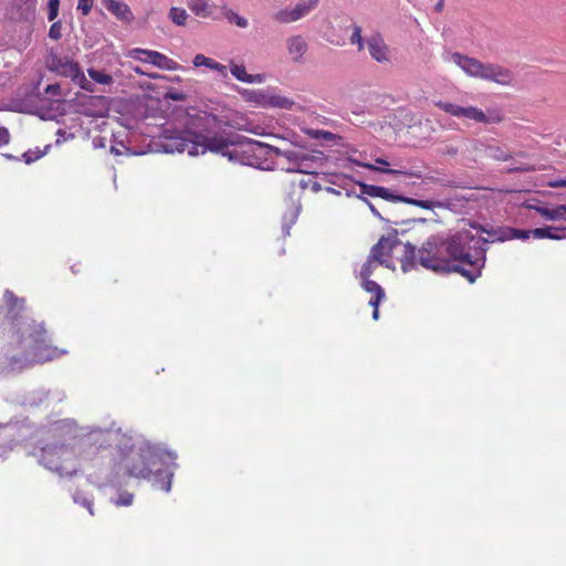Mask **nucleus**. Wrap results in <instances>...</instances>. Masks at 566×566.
Wrapping results in <instances>:
<instances>
[{
  "instance_id": "6e6d98bb",
  "label": "nucleus",
  "mask_w": 566,
  "mask_h": 566,
  "mask_svg": "<svg viewBox=\"0 0 566 566\" xmlns=\"http://www.w3.org/2000/svg\"><path fill=\"white\" fill-rule=\"evenodd\" d=\"M444 8V0H439L436 6H434V9L437 12H441Z\"/></svg>"
},
{
  "instance_id": "c85d7f7f",
  "label": "nucleus",
  "mask_w": 566,
  "mask_h": 566,
  "mask_svg": "<svg viewBox=\"0 0 566 566\" xmlns=\"http://www.w3.org/2000/svg\"><path fill=\"white\" fill-rule=\"evenodd\" d=\"M168 18L170 19V21L174 24H176L178 27H182L186 24V22L189 18V14L186 11V9H184V8L171 7L168 12Z\"/></svg>"
},
{
  "instance_id": "8fccbe9b",
  "label": "nucleus",
  "mask_w": 566,
  "mask_h": 566,
  "mask_svg": "<svg viewBox=\"0 0 566 566\" xmlns=\"http://www.w3.org/2000/svg\"><path fill=\"white\" fill-rule=\"evenodd\" d=\"M10 134L9 130L4 127H0V146L9 143Z\"/></svg>"
},
{
  "instance_id": "c03bdc74",
  "label": "nucleus",
  "mask_w": 566,
  "mask_h": 566,
  "mask_svg": "<svg viewBox=\"0 0 566 566\" xmlns=\"http://www.w3.org/2000/svg\"><path fill=\"white\" fill-rule=\"evenodd\" d=\"M74 138V134L72 133H67L66 130H63V129H59L56 132V145H60L64 142H67V140H71Z\"/></svg>"
},
{
  "instance_id": "7ed1b4c3",
  "label": "nucleus",
  "mask_w": 566,
  "mask_h": 566,
  "mask_svg": "<svg viewBox=\"0 0 566 566\" xmlns=\"http://www.w3.org/2000/svg\"><path fill=\"white\" fill-rule=\"evenodd\" d=\"M481 229H462L450 237L430 235L417 249L410 242L405 243L400 258L401 270L408 273L421 265L433 272H460L470 282H474L485 264V244Z\"/></svg>"
},
{
  "instance_id": "f8f14e48",
  "label": "nucleus",
  "mask_w": 566,
  "mask_h": 566,
  "mask_svg": "<svg viewBox=\"0 0 566 566\" xmlns=\"http://www.w3.org/2000/svg\"><path fill=\"white\" fill-rule=\"evenodd\" d=\"M401 245L403 247L405 244H402L399 240L398 233H389L387 237L380 238L378 243L373 247V258H376L380 265H384L388 269H394L389 258Z\"/></svg>"
},
{
  "instance_id": "09e8293b",
  "label": "nucleus",
  "mask_w": 566,
  "mask_h": 566,
  "mask_svg": "<svg viewBox=\"0 0 566 566\" xmlns=\"http://www.w3.org/2000/svg\"><path fill=\"white\" fill-rule=\"evenodd\" d=\"M127 151H128V148L123 143H119V145L111 146V153L115 156L123 155L124 153H127Z\"/></svg>"
},
{
  "instance_id": "bf43d9fd",
  "label": "nucleus",
  "mask_w": 566,
  "mask_h": 566,
  "mask_svg": "<svg viewBox=\"0 0 566 566\" xmlns=\"http://www.w3.org/2000/svg\"><path fill=\"white\" fill-rule=\"evenodd\" d=\"M423 181H424V182H437V181H438V179H437V178H434V177H426V178L423 179Z\"/></svg>"
},
{
  "instance_id": "1a4fd4ad",
  "label": "nucleus",
  "mask_w": 566,
  "mask_h": 566,
  "mask_svg": "<svg viewBox=\"0 0 566 566\" xmlns=\"http://www.w3.org/2000/svg\"><path fill=\"white\" fill-rule=\"evenodd\" d=\"M436 105L444 111L446 113L458 117V118H467L473 120L475 123L491 124V123H500L502 120V115L499 112H489L484 113L482 109L474 106H459L453 103L439 101Z\"/></svg>"
},
{
  "instance_id": "a878e982",
  "label": "nucleus",
  "mask_w": 566,
  "mask_h": 566,
  "mask_svg": "<svg viewBox=\"0 0 566 566\" xmlns=\"http://www.w3.org/2000/svg\"><path fill=\"white\" fill-rule=\"evenodd\" d=\"M562 231L563 230L553 228V227L536 228L533 230H527V240L530 238L560 240L564 238V235L560 234Z\"/></svg>"
},
{
  "instance_id": "13d9d810",
  "label": "nucleus",
  "mask_w": 566,
  "mask_h": 566,
  "mask_svg": "<svg viewBox=\"0 0 566 566\" xmlns=\"http://www.w3.org/2000/svg\"><path fill=\"white\" fill-rule=\"evenodd\" d=\"M146 76L154 78V80L161 77V75H159L158 73H149V72H147Z\"/></svg>"
},
{
  "instance_id": "a18cd8bd",
  "label": "nucleus",
  "mask_w": 566,
  "mask_h": 566,
  "mask_svg": "<svg viewBox=\"0 0 566 566\" xmlns=\"http://www.w3.org/2000/svg\"><path fill=\"white\" fill-rule=\"evenodd\" d=\"M311 135L313 137H321L324 140H333L335 138V135L333 133L326 132V130H311Z\"/></svg>"
},
{
  "instance_id": "2f4dec72",
  "label": "nucleus",
  "mask_w": 566,
  "mask_h": 566,
  "mask_svg": "<svg viewBox=\"0 0 566 566\" xmlns=\"http://www.w3.org/2000/svg\"><path fill=\"white\" fill-rule=\"evenodd\" d=\"M294 102L285 96L275 95L270 90L269 94V107H279L284 109H291Z\"/></svg>"
},
{
  "instance_id": "680f3d73",
  "label": "nucleus",
  "mask_w": 566,
  "mask_h": 566,
  "mask_svg": "<svg viewBox=\"0 0 566 566\" xmlns=\"http://www.w3.org/2000/svg\"><path fill=\"white\" fill-rule=\"evenodd\" d=\"M327 191L333 192V193H338V191H336L334 188H327Z\"/></svg>"
},
{
  "instance_id": "c9c22d12",
  "label": "nucleus",
  "mask_w": 566,
  "mask_h": 566,
  "mask_svg": "<svg viewBox=\"0 0 566 566\" xmlns=\"http://www.w3.org/2000/svg\"><path fill=\"white\" fill-rule=\"evenodd\" d=\"M356 184L360 188V191H361L360 196L361 197H364V195H367V196H370V197H378V195L384 192V187H380V186L367 185V184L361 182V181H357Z\"/></svg>"
},
{
  "instance_id": "e433bc0d",
  "label": "nucleus",
  "mask_w": 566,
  "mask_h": 566,
  "mask_svg": "<svg viewBox=\"0 0 566 566\" xmlns=\"http://www.w3.org/2000/svg\"><path fill=\"white\" fill-rule=\"evenodd\" d=\"M50 147L51 146L48 145V146H45L44 150H39V149L28 150L22 155V159L24 160L25 164H32L35 160L42 158L48 153Z\"/></svg>"
},
{
  "instance_id": "ea45409f",
  "label": "nucleus",
  "mask_w": 566,
  "mask_h": 566,
  "mask_svg": "<svg viewBox=\"0 0 566 566\" xmlns=\"http://www.w3.org/2000/svg\"><path fill=\"white\" fill-rule=\"evenodd\" d=\"M60 0H49L48 2V19L54 21L59 14Z\"/></svg>"
},
{
  "instance_id": "bb28decb",
  "label": "nucleus",
  "mask_w": 566,
  "mask_h": 566,
  "mask_svg": "<svg viewBox=\"0 0 566 566\" xmlns=\"http://www.w3.org/2000/svg\"><path fill=\"white\" fill-rule=\"evenodd\" d=\"M542 217L548 220H562L566 218V205H560L554 208L549 207H535L534 208Z\"/></svg>"
},
{
  "instance_id": "a19ab883",
  "label": "nucleus",
  "mask_w": 566,
  "mask_h": 566,
  "mask_svg": "<svg viewBox=\"0 0 566 566\" xmlns=\"http://www.w3.org/2000/svg\"><path fill=\"white\" fill-rule=\"evenodd\" d=\"M377 198H382L385 200L391 201V202H403L405 197L403 196H397L390 192L389 189L384 187V192L378 195Z\"/></svg>"
},
{
  "instance_id": "cd10ccee",
  "label": "nucleus",
  "mask_w": 566,
  "mask_h": 566,
  "mask_svg": "<svg viewBox=\"0 0 566 566\" xmlns=\"http://www.w3.org/2000/svg\"><path fill=\"white\" fill-rule=\"evenodd\" d=\"M72 500L75 504L86 509L91 516L94 515V501L92 495L81 490H75L72 494Z\"/></svg>"
},
{
  "instance_id": "603ef678",
  "label": "nucleus",
  "mask_w": 566,
  "mask_h": 566,
  "mask_svg": "<svg viewBox=\"0 0 566 566\" xmlns=\"http://www.w3.org/2000/svg\"><path fill=\"white\" fill-rule=\"evenodd\" d=\"M45 92L48 94L57 95L60 93V85L59 84H50L46 86Z\"/></svg>"
},
{
  "instance_id": "5fc2aeb1",
  "label": "nucleus",
  "mask_w": 566,
  "mask_h": 566,
  "mask_svg": "<svg viewBox=\"0 0 566 566\" xmlns=\"http://www.w3.org/2000/svg\"><path fill=\"white\" fill-rule=\"evenodd\" d=\"M443 153L447 155H450V156H454L458 153V148H455L453 146H446Z\"/></svg>"
},
{
  "instance_id": "dca6fc26",
  "label": "nucleus",
  "mask_w": 566,
  "mask_h": 566,
  "mask_svg": "<svg viewBox=\"0 0 566 566\" xmlns=\"http://www.w3.org/2000/svg\"><path fill=\"white\" fill-rule=\"evenodd\" d=\"M103 7L112 13L117 20L124 23H130L134 14L127 3L123 0H102Z\"/></svg>"
},
{
  "instance_id": "f3484780",
  "label": "nucleus",
  "mask_w": 566,
  "mask_h": 566,
  "mask_svg": "<svg viewBox=\"0 0 566 566\" xmlns=\"http://www.w3.org/2000/svg\"><path fill=\"white\" fill-rule=\"evenodd\" d=\"M189 10L201 19H217V6L211 0H187Z\"/></svg>"
},
{
  "instance_id": "052dcab7",
  "label": "nucleus",
  "mask_w": 566,
  "mask_h": 566,
  "mask_svg": "<svg viewBox=\"0 0 566 566\" xmlns=\"http://www.w3.org/2000/svg\"><path fill=\"white\" fill-rule=\"evenodd\" d=\"M378 317H379V311H378V307H374L373 318H374V319H378Z\"/></svg>"
},
{
  "instance_id": "473e14b6",
  "label": "nucleus",
  "mask_w": 566,
  "mask_h": 566,
  "mask_svg": "<svg viewBox=\"0 0 566 566\" xmlns=\"http://www.w3.org/2000/svg\"><path fill=\"white\" fill-rule=\"evenodd\" d=\"M294 102L285 96L275 95L270 90L269 94V107H279L284 109H291Z\"/></svg>"
},
{
  "instance_id": "49530a36",
  "label": "nucleus",
  "mask_w": 566,
  "mask_h": 566,
  "mask_svg": "<svg viewBox=\"0 0 566 566\" xmlns=\"http://www.w3.org/2000/svg\"><path fill=\"white\" fill-rule=\"evenodd\" d=\"M551 188H566V178H554L547 181Z\"/></svg>"
},
{
  "instance_id": "79ce46f5",
  "label": "nucleus",
  "mask_w": 566,
  "mask_h": 566,
  "mask_svg": "<svg viewBox=\"0 0 566 566\" xmlns=\"http://www.w3.org/2000/svg\"><path fill=\"white\" fill-rule=\"evenodd\" d=\"M94 0H77L76 9L81 11L83 15H87L93 8Z\"/></svg>"
},
{
  "instance_id": "a211bd4d",
  "label": "nucleus",
  "mask_w": 566,
  "mask_h": 566,
  "mask_svg": "<svg viewBox=\"0 0 566 566\" xmlns=\"http://www.w3.org/2000/svg\"><path fill=\"white\" fill-rule=\"evenodd\" d=\"M195 67H206L214 72L221 80L228 78V66L218 61L206 56L205 54H196L192 59Z\"/></svg>"
},
{
  "instance_id": "ddd939ff",
  "label": "nucleus",
  "mask_w": 566,
  "mask_h": 566,
  "mask_svg": "<svg viewBox=\"0 0 566 566\" xmlns=\"http://www.w3.org/2000/svg\"><path fill=\"white\" fill-rule=\"evenodd\" d=\"M319 0H300L291 8L282 9L274 14V19L281 23L296 22L318 7Z\"/></svg>"
},
{
  "instance_id": "2eb2a0df",
  "label": "nucleus",
  "mask_w": 566,
  "mask_h": 566,
  "mask_svg": "<svg viewBox=\"0 0 566 566\" xmlns=\"http://www.w3.org/2000/svg\"><path fill=\"white\" fill-rule=\"evenodd\" d=\"M237 78L239 82L247 84H263L266 82L265 74H249L243 64H238L234 61H230L228 65V73Z\"/></svg>"
},
{
  "instance_id": "6e6552de",
  "label": "nucleus",
  "mask_w": 566,
  "mask_h": 566,
  "mask_svg": "<svg viewBox=\"0 0 566 566\" xmlns=\"http://www.w3.org/2000/svg\"><path fill=\"white\" fill-rule=\"evenodd\" d=\"M46 66L50 71L61 76L70 77L82 90L91 93L94 92L93 82L88 81L81 71L80 65L67 56L51 54L46 60Z\"/></svg>"
},
{
  "instance_id": "39448f33",
  "label": "nucleus",
  "mask_w": 566,
  "mask_h": 566,
  "mask_svg": "<svg viewBox=\"0 0 566 566\" xmlns=\"http://www.w3.org/2000/svg\"><path fill=\"white\" fill-rule=\"evenodd\" d=\"M9 306L11 340L7 359L11 370H22L33 364L48 363L67 354V349L53 346L42 323L23 313V300L12 292L4 293Z\"/></svg>"
},
{
  "instance_id": "3c124183",
  "label": "nucleus",
  "mask_w": 566,
  "mask_h": 566,
  "mask_svg": "<svg viewBox=\"0 0 566 566\" xmlns=\"http://www.w3.org/2000/svg\"><path fill=\"white\" fill-rule=\"evenodd\" d=\"M358 198L364 201L366 205H368L369 209L371 210V212L374 213V216L378 217V218H381L380 213L378 212V210L374 207V205L368 200L366 199L365 197H361V196H358Z\"/></svg>"
},
{
  "instance_id": "4d7b16f0",
  "label": "nucleus",
  "mask_w": 566,
  "mask_h": 566,
  "mask_svg": "<svg viewBox=\"0 0 566 566\" xmlns=\"http://www.w3.org/2000/svg\"><path fill=\"white\" fill-rule=\"evenodd\" d=\"M132 70L137 73V74H140V75H147V71H145L143 67L140 66H134L132 67Z\"/></svg>"
},
{
  "instance_id": "37998d69",
  "label": "nucleus",
  "mask_w": 566,
  "mask_h": 566,
  "mask_svg": "<svg viewBox=\"0 0 566 566\" xmlns=\"http://www.w3.org/2000/svg\"><path fill=\"white\" fill-rule=\"evenodd\" d=\"M61 30V22H54L49 30V36L53 40H59L62 36Z\"/></svg>"
},
{
  "instance_id": "4468645a",
  "label": "nucleus",
  "mask_w": 566,
  "mask_h": 566,
  "mask_svg": "<svg viewBox=\"0 0 566 566\" xmlns=\"http://www.w3.org/2000/svg\"><path fill=\"white\" fill-rule=\"evenodd\" d=\"M366 46L370 56L378 63H390V49L379 34L371 35L366 40Z\"/></svg>"
},
{
  "instance_id": "f03ea898",
  "label": "nucleus",
  "mask_w": 566,
  "mask_h": 566,
  "mask_svg": "<svg viewBox=\"0 0 566 566\" xmlns=\"http://www.w3.org/2000/svg\"><path fill=\"white\" fill-rule=\"evenodd\" d=\"M160 148L168 154L188 153L190 156L203 155L207 151L227 157L229 161L269 170L273 166L272 154L286 158L290 163L287 171L307 172L310 156L301 150H280L243 135L222 132L203 134L190 126L186 116L185 123L177 126L166 123L160 133Z\"/></svg>"
},
{
  "instance_id": "de8ad7c7",
  "label": "nucleus",
  "mask_w": 566,
  "mask_h": 566,
  "mask_svg": "<svg viewBox=\"0 0 566 566\" xmlns=\"http://www.w3.org/2000/svg\"><path fill=\"white\" fill-rule=\"evenodd\" d=\"M92 145L95 149L105 148L107 145V139L103 136H96L92 139Z\"/></svg>"
},
{
  "instance_id": "9d476101",
  "label": "nucleus",
  "mask_w": 566,
  "mask_h": 566,
  "mask_svg": "<svg viewBox=\"0 0 566 566\" xmlns=\"http://www.w3.org/2000/svg\"><path fill=\"white\" fill-rule=\"evenodd\" d=\"M127 57L145 64L154 65L160 70L178 71L181 69L180 64L175 60L154 50L134 48L127 52Z\"/></svg>"
},
{
  "instance_id": "9b49d317",
  "label": "nucleus",
  "mask_w": 566,
  "mask_h": 566,
  "mask_svg": "<svg viewBox=\"0 0 566 566\" xmlns=\"http://www.w3.org/2000/svg\"><path fill=\"white\" fill-rule=\"evenodd\" d=\"M66 399V394L62 388H36L29 391L22 403L30 407H53L63 402Z\"/></svg>"
},
{
  "instance_id": "c756f323",
  "label": "nucleus",
  "mask_w": 566,
  "mask_h": 566,
  "mask_svg": "<svg viewBox=\"0 0 566 566\" xmlns=\"http://www.w3.org/2000/svg\"><path fill=\"white\" fill-rule=\"evenodd\" d=\"M403 202L408 203V205H411V206H416V207L422 208V209H427V210H432L434 208H443V207H446V203H443L441 201L420 200V199H413V198H409V197H405Z\"/></svg>"
},
{
  "instance_id": "5701e85b",
  "label": "nucleus",
  "mask_w": 566,
  "mask_h": 566,
  "mask_svg": "<svg viewBox=\"0 0 566 566\" xmlns=\"http://www.w3.org/2000/svg\"><path fill=\"white\" fill-rule=\"evenodd\" d=\"M241 96L249 103L258 107H269V94L270 90H248L243 88L240 91Z\"/></svg>"
},
{
  "instance_id": "72a5a7b5",
  "label": "nucleus",
  "mask_w": 566,
  "mask_h": 566,
  "mask_svg": "<svg viewBox=\"0 0 566 566\" xmlns=\"http://www.w3.org/2000/svg\"><path fill=\"white\" fill-rule=\"evenodd\" d=\"M377 264H379V263L376 258H373V252L370 251L368 259L364 262L360 270L358 271V274H357L358 277L359 279H369L370 275L374 273Z\"/></svg>"
},
{
  "instance_id": "6ab92c4d",
  "label": "nucleus",
  "mask_w": 566,
  "mask_h": 566,
  "mask_svg": "<svg viewBox=\"0 0 566 566\" xmlns=\"http://www.w3.org/2000/svg\"><path fill=\"white\" fill-rule=\"evenodd\" d=\"M488 233L492 242H504L514 239L527 240V230H520L511 227H501Z\"/></svg>"
},
{
  "instance_id": "f257e3e1",
  "label": "nucleus",
  "mask_w": 566,
  "mask_h": 566,
  "mask_svg": "<svg viewBox=\"0 0 566 566\" xmlns=\"http://www.w3.org/2000/svg\"><path fill=\"white\" fill-rule=\"evenodd\" d=\"M48 442L32 452L36 462L61 479L84 473L99 491L115 489L126 476L117 448L107 455L114 440L115 422L108 427H80L73 418L48 419Z\"/></svg>"
},
{
  "instance_id": "412c9836",
  "label": "nucleus",
  "mask_w": 566,
  "mask_h": 566,
  "mask_svg": "<svg viewBox=\"0 0 566 566\" xmlns=\"http://www.w3.org/2000/svg\"><path fill=\"white\" fill-rule=\"evenodd\" d=\"M307 48V41L302 35H292L286 40V49L293 62H301Z\"/></svg>"
},
{
  "instance_id": "393cba45",
  "label": "nucleus",
  "mask_w": 566,
  "mask_h": 566,
  "mask_svg": "<svg viewBox=\"0 0 566 566\" xmlns=\"http://www.w3.org/2000/svg\"><path fill=\"white\" fill-rule=\"evenodd\" d=\"M301 212V203L298 200L293 201L291 207L284 212L282 218V231L285 237L290 235V230L296 222Z\"/></svg>"
},
{
  "instance_id": "20e7f679",
  "label": "nucleus",
  "mask_w": 566,
  "mask_h": 566,
  "mask_svg": "<svg viewBox=\"0 0 566 566\" xmlns=\"http://www.w3.org/2000/svg\"><path fill=\"white\" fill-rule=\"evenodd\" d=\"M114 441L126 476L148 481L156 490L169 493L178 469V454L167 444L137 432L115 427Z\"/></svg>"
},
{
  "instance_id": "0eeeda50",
  "label": "nucleus",
  "mask_w": 566,
  "mask_h": 566,
  "mask_svg": "<svg viewBox=\"0 0 566 566\" xmlns=\"http://www.w3.org/2000/svg\"><path fill=\"white\" fill-rule=\"evenodd\" d=\"M48 420L45 423L41 424L39 428H35L33 424L29 422H22L20 424L18 423H7L4 426H0V458L8 454L10 450H12V444L7 443L6 441L8 439H11L17 436L19 441H28L33 440L34 447L29 452L32 457V452L34 449L40 446V443L48 442Z\"/></svg>"
},
{
  "instance_id": "864d4df0",
  "label": "nucleus",
  "mask_w": 566,
  "mask_h": 566,
  "mask_svg": "<svg viewBox=\"0 0 566 566\" xmlns=\"http://www.w3.org/2000/svg\"><path fill=\"white\" fill-rule=\"evenodd\" d=\"M167 97L172 99V101H182L185 95L182 93H179V92H169L167 94Z\"/></svg>"
},
{
  "instance_id": "f704fd0d",
  "label": "nucleus",
  "mask_w": 566,
  "mask_h": 566,
  "mask_svg": "<svg viewBox=\"0 0 566 566\" xmlns=\"http://www.w3.org/2000/svg\"><path fill=\"white\" fill-rule=\"evenodd\" d=\"M223 15L230 23H233L239 28H247L249 24L244 17L239 15L237 12L226 7L223 8Z\"/></svg>"
},
{
  "instance_id": "b1692460",
  "label": "nucleus",
  "mask_w": 566,
  "mask_h": 566,
  "mask_svg": "<svg viewBox=\"0 0 566 566\" xmlns=\"http://www.w3.org/2000/svg\"><path fill=\"white\" fill-rule=\"evenodd\" d=\"M361 287L370 293L373 296L369 300V305L373 307H378L380 302L385 298V291L382 287L375 281L370 279H360Z\"/></svg>"
},
{
  "instance_id": "4be33fe9",
  "label": "nucleus",
  "mask_w": 566,
  "mask_h": 566,
  "mask_svg": "<svg viewBox=\"0 0 566 566\" xmlns=\"http://www.w3.org/2000/svg\"><path fill=\"white\" fill-rule=\"evenodd\" d=\"M88 81L93 82L94 92H96V85H101L103 87H111L114 84V77L112 74L106 72L105 70H99L95 67H90L87 70ZM102 92H108L103 88Z\"/></svg>"
},
{
  "instance_id": "58836bf2",
  "label": "nucleus",
  "mask_w": 566,
  "mask_h": 566,
  "mask_svg": "<svg viewBox=\"0 0 566 566\" xmlns=\"http://www.w3.org/2000/svg\"><path fill=\"white\" fill-rule=\"evenodd\" d=\"M352 44L357 45L358 50L361 51L366 45V41H364L361 36V28L359 25L353 27V33L349 38Z\"/></svg>"
},
{
  "instance_id": "423d86ee",
  "label": "nucleus",
  "mask_w": 566,
  "mask_h": 566,
  "mask_svg": "<svg viewBox=\"0 0 566 566\" xmlns=\"http://www.w3.org/2000/svg\"><path fill=\"white\" fill-rule=\"evenodd\" d=\"M448 61L459 66L467 75L485 81H492L500 85H510L513 81V73L501 65L492 63H482L481 61L463 55L461 53H451Z\"/></svg>"
},
{
  "instance_id": "4c0bfd02",
  "label": "nucleus",
  "mask_w": 566,
  "mask_h": 566,
  "mask_svg": "<svg viewBox=\"0 0 566 566\" xmlns=\"http://www.w3.org/2000/svg\"><path fill=\"white\" fill-rule=\"evenodd\" d=\"M488 154L490 157H492L496 160L505 161L511 158V154L507 150H505L501 147H497V146L488 147Z\"/></svg>"
},
{
  "instance_id": "aec40b11",
  "label": "nucleus",
  "mask_w": 566,
  "mask_h": 566,
  "mask_svg": "<svg viewBox=\"0 0 566 566\" xmlns=\"http://www.w3.org/2000/svg\"><path fill=\"white\" fill-rule=\"evenodd\" d=\"M375 163H376V165L368 164V163H361L354 158H350L348 160V164H350V165L360 166V167H364V168H367L370 170H375V171H380V172L391 174V175H408V176H413V177H418V178L420 177L419 174L405 172L402 170L388 168L389 163L387 160H385L384 158H376Z\"/></svg>"
},
{
  "instance_id": "7c9ffc66",
  "label": "nucleus",
  "mask_w": 566,
  "mask_h": 566,
  "mask_svg": "<svg viewBox=\"0 0 566 566\" xmlns=\"http://www.w3.org/2000/svg\"><path fill=\"white\" fill-rule=\"evenodd\" d=\"M112 504L128 507L134 502V494L128 491H118L109 497Z\"/></svg>"
}]
</instances>
